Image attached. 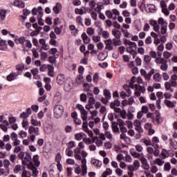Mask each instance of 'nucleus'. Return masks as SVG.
Masks as SVG:
<instances>
[{"mask_svg":"<svg viewBox=\"0 0 177 177\" xmlns=\"http://www.w3.org/2000/svg\"><path fill=\"white\" fill-rule=\"evenodd\" d=\"M164 86L167 91L174 93L172 87L177 88V75H172L171 76V80L169 82H165Z\"/></svg>","mask_w":177,"mask_h":177,"instance_id":"nucleus-1","label":"nucleus"},{"mask_svg":"<svg viewBox=\"0 0 177 177\" xmlns=\"http://www.w3.org/2000/svg\"><path fill=\"white\" fill-rule=\"evenodd\" d=\"M125 44L127 46L126 50L128 53H130L133 55V58L136 59V55L138 53L136 52L137 44L136 42H131L130 41L127 40L125 41Z\"/></svg>","mask_w":177,"mask_h":177,"instance_id":"nucleus-2","label":"nucleus"},{"mask_svg":"<svg viewBox=\"0 0 177 177\" xmlns=\"http://www.w3.org/2000/svg\"><path fill=\"white\" fill-rule=\"evenodd\" d=\"M82 155L83 156V158L82 159V176H84L87 174V160L86 157L88 156V153L85 151H82Z\"/></svg>","mask_w":177,"mask_h":177,"instance_id":"nucleus-3","label":"nucleus"},{"mask_svg":"<svg viewBox=\"0 0 177 177\" xmlns=\"http://www.w3.org/2000/svg\"><path fill=\"white\" fill-rule=\"evenodd\" d=\"M64 108L61 104H57L54 106V117L59 119L64 115Z\"/></svg>","mask_w":177,"mask_h":177,"instance_id":"nucleus-4","label":"nucleus"},{"mask_svg":"<svg viewBox=\"0 0 177 177\" xmlns=\"http://www.w3.org/2000/svg\"><path fill=\"white\" fill-rule=\"evenodd\" d=\"M17 44H20L22 46L23 48H32V44L30 41L26 40V39L24 37H21L18 38V40H17Z\"/></svg>","mask_w":177,"mask_h":177,"instance_id":"nucleus-5","label":"nucleus"},{"mask_svg":"<svg viewBox=\"0 0 177 177\" xmlns=\"http://www.w3.org/2000/svg\"><path fill=\"white\" fill-rule=\"evenodd\" d=\"M140 160L141 162L142 168L144 169L145 171H149V170L150 169V165L149 164L147 158H146L145 156H140Z\"/></svg>","mask_w":177,"mask_h":177,"instance_id":"nucleus-6","label":"nucleus"},{"mask_svg":"<svg viewBox=\"0 0 177 177\" xmlns=\"http://www.w3.org/2000/svg\"><path fill=\"white\" fill-rule=\"evenodd\" d=\"M146 91V89L145 87H142L141 85L140 84H135V92H134V95L136 96H137L138 97H139V96L141 95L142 93H145Z\"/></svg>","mask_w":177,"mask_h":177,"instance_id":"nucleus-7","label":"nucleus"},{"mask_svg":"<svg viewBox=\"0 0 177 177\" xmlns=\"http://www.w3.org/2000/svg\"><path fill=\"white\" fill-rule=\"evenodd\" d=\"M121 104V102L120 100L115 99L113 102L110 103V107L112 109H114L115 113H119L120 112V109L118 108Z\"/></svg>","mask_w":177,"mask_h":177,"instance_id":"nucleus-8","label":"nucleus"},{"mask_svg":"<svg viewBox=\"0 0 177 177\" xmlns=\"http://www.w3.org/2000/svg\"><path fill=\"white\" fill-rule=\"evenodd\" d=\"M41 7H38L37 8H33L32 10V14L33 15H36L37 14V12H39V15H38V23H41V17H42V15H43V12H41Z\"/></svg>","mask_w":177,"mask_h":177,"instance_id":"nucleus-9","label":"nucleus"},{"mask_svg":"<svg viewBox=\"0 0 177 177\" xmlns=\"http://www.w3.org/2000/svg\"><path fill=\"white\" fill-rule=\"evenodd\" d=\"M105 49L109 51H111L113 49V41L111 39H109L108 40L104 41Z\"/></svg>","mask_w":177,"mask_h":177,"instance_id":"nucleus-10","label":"nucleus"},{"mask_svg":"<svg viewBox=\"0 0 177 177\" xmlns=\"http://www.w3.org/2000/svg\"><path fill=\"white\" fill-rule=\"evenodd\" d=\"M151 146L154 148V149H159V145L158 143L160 142V138L157 136H153L151 138Z\"/></svg>","mask_w":177,"mask_h":177,"instance_id":"nucleus-11","label":"nucleus"},{"mask_svg":"<svg viewBox=\"0 0 177 177\" xmlns=\"http://www.w3.org/2000/svg\"><path fill=\"white\" fill-rule=\"evenodd\" d=\"M133 126L135 127V131H136L138 133H143V129L142 128V124L141 122L139 120H136L133 122Z\"/></svg>","mask_w":177,"mask_h":177,"instance_id":"nucleus-12","label":"nucleus"},{"mask_svg":"<svg viewBox=\"0 0 177 177\" xmlns=\"http://www.w3.org/2000/svg\"><path fill=\"white\" fill-rule=\"evenodd\" d=\"M28 133L32 136L35 135V136H39V128L38 127H34V126H30L29 129H28Z\"/></svg>","mask_w":177,"mask_h":177,"instance_id":"nucleus-13","label":"nucleus"},{"mask_svg":"<svg viewBox=\"0 0 177 177\" xmlns=\"http://www.w3.org/2000/svg\"><path fill=\"white\" fill-rule=\"evenodd\" d=\"M164 104L169 108H174L176 106L177 102L176 101H169V100L165 99Z\"/></svg>","mask_w":177,"mask_h":177,"instance_id":"nucleus-14","label":"nucleus"},{"mask_svg":"<svg viewBox=\"0 0 177 177\" xmlns=\"http://www.w3.org/2000/svg\"><path fill=\"white\" fill-rule=\"evenodd\" d=\"M122 15L126 17L125 21L126 23H131V12L128 10H123Z\"/></svg>","mask_w":177,"mask_h":177,"instance_id":"nucleus-15","label":"nucleus"},{"mask_svg":"<svg viewBox=\"0 0 177 177\" xmlns=\"http://www.w3.org/2000/svg\"><path fill=\"white\" fill-rule=\"evenodd\" d=\"M82 82H83V75H79L76 77L75 82H74V85L76 86H78L82 84Z\"/></svg>","mask_w":177,"mask_h":177,"instance_id":"nucleus-16","label":"nucleus"},{"mask_svg":"<svg viewBox=\"0 0 177 177\" xmlns=\"http://www.w3.org/2000/svg\"><path fill=\"white\" fill-rule=\"evenodd\" d=\"M12 5L20 8L25 7L24 3L21 0H13Z\"/></svg>","mask_w":177,"mask_h":177,"instance_id":"nucleus-17","label":"nucleus"},{"mask_svg":"<svg viewBox=\"0 0 177 177\" xmlns=\"http://www.w3.org/2000/svg\"><path fill=\"white\" fill-rule=\"evenodd\" d=\"M32 161H33L34 165H35V167H38L41 165V162L39 160V155L33 156Z\"/></svg>","mask_w":177,"mask_h":177,"instance_id":"nucleus-18","label":"nucleus"},{"mask_svg":"<svg viewBox=\"0 0 177 177\" xmlns=\"http://www.w3.org/2000/svg\"><path fill=\"white\" fill-rule=\"evenodd\" d=\"M98 35H102V37L104 39H108V38H109V36H110L108 31L103 30L100 28H99Z\"/></svg>","mask_w":177,"mask_h":177,"instance_id":"nucleus-19","label":"nucleus"},{"mask_svg":"<svg viewBox=\"0 0 177 177\" xmlns=\"http://www.w3.org/2000/svg\"><path fill=\"white\" fill-rule=\"evenodd\" d=\"M91 164L94 165L95 167H97V168H100L102 165V162L98 160L97 159H91Z\"/></svg>","mask_w":177,"mask_h":177,"instance_id":"nucleus-20","label":"nucleus"},{"mask_svg":"<svg viewBox=\"0 0 177 177\" xmlns=\"http://www.w3.org/2000/svg\"><path fill=\"white\" fill-rule=\"evenodd\" d=\"M56 80H57V83L59 85L64 84V81H65L64 75L60 74V75H57Z\"/></svg>","mask_w":177,"mask_h":177,"instance_id":"nucleus-21","label":"nucleus"},{"mask_svg":"<svg viewBox=\"0 0 177 177\" xmlns=\"http://www.w3.org/2000/svg\"><path fill=\"white\" fill-rule=\"evenodd\" d=\"M24 16H21L19 19L21 21H24L27 19V15L30 14V10L28 9H24L23 10Z\"/></svg>","mask_w":177,"mask_h":177,"instance_id":"nucleus-22","label":"nucleus"},{"mask_svg":"<svg viewBox=\"0 0 177 177\" xmlns=\"http://www.w3.org/2000/svg\"><path fill=\"white\" fill-rule=\"evenodd\" d=\"M86 134L84 132H80V133H76L75 134V139L77 141H80L82 140V138H84V136H85Z\"/></svg>","mask_w":177,"mask_h":177,"instance_id":"nucleus-23","label":"nucleus"},{"mask_svg":"<svg viewBox=\"0 0 177 177\" xmlns=\"http://www.w3.org/2000/svg\"><path fill=\"white\" fill-rule=\"evenodd\" d=\"M32 161V156L29 153H26L23 161V165H27V162Z\"/></svg>","mask_w":177,"mask_h":177,"instance_id":"nucleus-24","label":"nucleus"},{"mask_svg":"<svg viewBox=\"0 0 177 177\" xmlns=\"http://www.w3.org/2000/svg\"><path fill=\"white\" fill-rule=\"evenodd\" d=\"M62 8V4L59 3H57L56 5L54 6V8H53L54 12L56 13V14H59Z\"/></svg>","mask_w":177,"mask_h":177,"instance_id":"nucleus-25","label":"nucleus"},{"mask_svg":"<svg viewBox=\"0 0 177 177\" xmlns=\"http://www.w3.org/2000/svg\"><path fill=\"white\" fill-rule=\"evenodd\" d=\"M48 75L50 77H54L55 72H54V67L53 66V65L48 64Z\"/></svg>","mask_w":177,"mask_h":177,"instance_id":"nucleus-26","label":"nucleus"},{"mask_svg":"<svg viewBox=\"0 0 177 177\" xmlns=\"http://www.w3.org/2000/svg\"><path fill=\"white\" fill-rule=\"evenodd\" d=\"M82 39L84 40V44H88L91 41V38L86 33L82 35Z\"/></svg>","mask_w":177,"mask_h":177,"instance_id":"nucleus-27","label":"nucleus"},{"mask_svg":"<svg viewBox=\"0 0 177 177\" xmlns=\"http://www.w3.org/2000/svg\"><path fill=\"white\" fill-rule=\"evenodd\" d=\"M165 161L162 160L161 158H157L155 159L154 160V164L159 166V167H162L163 166V165L165 164Z\"/></svg>","mask_w":177,"mask_h":177,"instance_id":"nucleus-28","label":"nucleus"},{"mask_svg":"<svg viewBox=\"0 0 177 177\" xmlns=\"http://www.w3.org/2000/svg\"><path fill=\"white\" fill-rule=\"evenodd\" d=\"M113 43L115 46H118L122 45L121 39L120 38H113Z\"/></svg>","mask_w":177,"mask_h":177,"instance_id":"nucleus-29","label":"nucleus"},{"mask_svg":"<svg viewBox=\"0 0 177 177\" xmlns=\"http://www.w3.org/2000/svg\"><path fill=\"white\" fill-rule=\"evenodd\" d=\"M11 163L9 159H4L3 160V167L7 169V171H9V167L10 166Z\"/></svg>","mask_w":177,"mask_h":177,"instance_id":"nucleus-30","label":"nucleus"},{"mask_svg":"<svg viewBox=\"0 0 177 177\" xmlns=\"http://www.w3.org/2000/svg\"><path fill=\"white\" fill-rule=\"evenodd\" d=\"M113 174V170L111 169L110 168H107L106 171L102 172V177H106L107 176L111 175Z\"/></svg>","mask_w":177,"mask_h":177,"instance_id":"nucleus-31","label":"nucleus"},{"mask_svg":"<svg viewBox=\"0 0 177 177\" xmlns=\"http://www.w3.org/2000/svg\"><path fill=\"white\" fill-rule=\"evenodd\" d=\"M81 118L83 121H87L88 120V111H84L81 112Z\"/></svg>","mask_w":177,"mask_h":177,"instance_id":"nucleus-32","label":"nucleus"},{"mask_svg":"<svg viewBox=\"0 0 177 177\" xmlns=\"http://www.w3.org/2000/svg\"><path fill=\"white\" fill-rule=\"evenodd\" d=\"M88 95H91V97H90L89 100H88V104L90 105H94L95 102V97H93V95L92 93H88Z\"/></svg>","mask_w":177,"mask_h":177,"instance_id":"nucleus-33","label":"nucleus"},{"mask_svg":"<svg viewBox=\"0 0 177 177\" xmlns=\"http://www.w3.org/2000/svg\"><path fill=\"white\" fill-rule=\"evenodd\" d=\"M112 34L113 36H115V38H120L121 37V32L116 29H113L112 30Z\"/></svg>","mask_w":177,"mask_h":177,"instance_id":"nucleus-34","label":"nucleus"},{"mask_svg":"<svg viewBox=\"0 0 177 177\" xmlns=\"http://www.w3.org/2000/svg\"><path fill=\"white\" fill-rule=\"evenodd\" d=\"M147 8H148V10H149V11L150 12L153 13V12H156V6H155L154 4H151V3L148 4V5H147Z\"/></svg>","mask_w":177,"mask_h":177,"instance_id":"nucleus-35","label":"nucleus"},{"mask_svg":"<svg viewBox=\"0 0 177 177\" xmlns=\"http://www.w3.org/2000/svg\"><path fill=\"white\" fill-rule=\"evenodd\" d=\"M116 113H120V117L122 119H123V120L127 119V111L126 110H124V109L121 110V109H120V111L116 112Z\"/></svg>","mask_w":177,"mask_h":177,"instance_id":"nucleus-36","label":"nucleus"},{"mask_svg":"<svg viewBox=\"0 0 177 177\" xmlns=\"http://www.w3.org/2000/svg\"><path fill=\"white\" fill-rule=\"evenodd\" d=\"M140 74L144 76V78L147 81H149V76L148 75L147 71L145 69H141L140 70Z\"/></svg>","mask_w":177,"mask_h":177,"instance_id":"nucleus-37","label":"nucleus"},{"mask_svg":"<svg viewBox=\"0 0 177 177\" xmlns=\"http://www.w3.org/2000/svg\"><path fill=\"white\" fill-rule=\"evenodd\" d=\"M22 166L21 165H17L15 166L13 169V172L15 174H19L20 171H21Z\"/></svg>","mask_w":177,"mask_h":177,"instance_id":"nucleus-38","label":"nucleus"},{"mask_svg":"<svg viewBox=\"0 0 177 177\" xmlns=\"http://www.w3.org/2000/svg\"><path fill=\"white\" fill-rule=\"evenodd\" d=\"M30 124L32 125V126H35V127H41V122H38L35 119L32 118L30 120Z\"/></svg>","mask_w":177,"mask_h":177,"instance_id":"nucleus-39","label":"nucleus"},{"mask_svg":"<svg viewBox=\"0 0 177 177\" xmlns=\"http://www.w3.org/2000/svg\"><path fill=\"white\" fill-rule=\"evenodd\" d=\"M171 165L170 162H166L164 165L163 171H170Z\"/></svg>","mask_w":177,"mask_h":177,"instance_id":"nucleus-40","label":"nucleus"},{"mask_svg":"<svg viewBox=\"0 0 177 177\" xmlns=\"http://www.w3.org/2000/svg\"><path fill=\"white\" fill-rule=\"evenodd\" d=\"M6 14H7V10H6L5 9L0 10L1 19L4 20L6 19Z\"/></svg>","mask_w":177,"mask_h":177,"instance_id":"nucleus-41","label":"nucleus"},{"mask_svg":"<svg viewBox=\"0 0 177 177\" xmlns=\"http://www.w3.org/2000/svg\"><path fill=\"white\" fill-rule=\"evenodd\" d=\"M107 57V55L105 54V53H100V54L97 56V58L100 61H104L106 59V58Z\"/></svg>","mask_w":177,"mask_h":177,"instance_id":"nucleus-42","label":"nucleus"},{"mask_svg":"<svg viewBox=\"0 0 177 177\" xmlns=\"http://www.w3.org/2000/svg\"><path fill=\"white\" fill-rule=\"evenodd\" d=\"M136 82L138 83V84H142L143 86H147V82H143L142 78L141 77H138L136 79Z\"/></svg>","mask_w":177,"mask_h":177,"instance_id":"nucleus-43","label":"nucleus"},{"mask_svg":"<svg viewBox=\"0 0 177 177\" xmlns=\"http://www.w3.org/2000/svg\"><path fill=\"white\" fill-rule=\"evenodd\" d=\"M64 88L66 92H70V91L71 89V85L70 82H66L64 84Z\"/></svg>","mask_w":177,"mask_h":177,"instance_id":"nucleus-44","label":"nucleus"},{"mask_svg":"<svg viewBox=\"0 0 177 177\" xmlns=\"http://www.w3.org/2000/svg\"><path fill=\"white\" fill-rule=\"evenodd\" d=\"M105 138H107L108 140H112L113 139V134L111 131H105Z\"/></svg>","mask_w":177,"mask_h":177,"instance_id":"nucleus-45","label":"nucleus"},{"mask_svg":"<svg viewBox=\"0 0 177 177\" xmlns=\"http://www.w3.org/2000/svg\"><path fill=\"white\" fill-rule=\"evenodd\" d=\"M67 149H71L72 148L76 147L75 142H68L66 143Z\"/></svg>","mask_w":177,"mask_h":177,"instance_id":"nucleus-46","label":"nucleus"},{"mask_svg":"<svg viewBox=\"0 0 177 177\" xmlns=\"http://www.w3.org/2000/svg\"><path fill=\"white\" fill-rule=\"evenodd\" d=\"M130 152L131 156H133L135 158H140V157L141 156V154L139 153V152H136V151L131 150Z\"/></svg>","mask_w":177,"mask_h":177,"instance_id":"nucleus-47","label":"nucleus"},{"mask_svg":"<svg viewBox=\"0 0 177 177\" xmlns=\"http://www.w3.org/2000/svg\"><path fill=\"white\" fill-rule=\"evenodd\" d=\"M160 68L162 69V71H167V70L168 69V64H167L166 59L161 64Z\"/></svg>","mask_w":177,"mask_h":177,"instance_id":"nucleus-48","label":"nucleus"},{"mask_svg":"<svg viewBox=\"0 0 177 177\" xmlns=\"http://www.w3.org/2000/svg\"><path fill=\"white\" fill-rule=\"evenodd\" d=\"M104 95L109 100L111 98V93L109 90H107V89L104 90Z\"/></svg>","mask_w":177,"mask_h":177,"instance_id":"nucleus-49","label":"nucleus"},{"mask_svg":"<svg viewBox=\"0 0 177 177\" xmlns=\"http://www.w3.org/2000/svg\"><path fill=\"white\" fill-rule=\"evenodd\" d=\"M153 80H154L156 82H157L161 81V80H162V77H161V75H160V73H156L155 75H153Z\"/></svg>","mask_w":177,"mask_h":177,"instance_id":"nucleus-50","label":"nucleus"},{"mask_svg":"<svg viewBox=\"0 0 177 177\" xmlns=\"http://www.w3.org/2000/svg\"><path fill=\"white\" fill-rule=\"evenodd\" d=\"M142 142L145 146H152V142L151 140L144 138L142 139Z\"/></svg>","mask_w":177,"mask_h":177,"instance_id":"nucleus-51","label":"nucleus"},{"mask_svg":"<svg viewBox=\"0 0 177 177\" xmlns=\"http://www.w3.org/2000/svg\"><path fill=\"white\" fill-rule=\"evenodd\" d=\"M31 173L26 169L22 171L21 177H30Z\"/></svg>","mask_w":177,"mask_h":177,"instance_id":"nucleus-52","label":"nucleus"},{"mask_svg":"<svg viewBox=\"0 0 177 177\" xmlns=\"http://www.w3.org/2000/svg\"><path fill=\"white\" fill-rule=\"evenodd\" d=\"M66 155L70 157H73L74 156V151L71 149H66L65 151Z\"/></svg>","mask_w":177,"mask_h":177,"instance_id":"nucleus-53","label":"nucleus"},{"mask_svg":"<svg viewBox=\"0 0 177 177\" xmlns=\"http://www.w3.org/2000/svg\"><path fill=\"white\" fill-rule=\"evenodd\" d=\"M133 167L136 169V171H138V169L140 168V162L136 160H134L133 162Z\"/></svg>","mask_w":177,"mask_h":177,"instance_id":"nucleus-54","label":"nucleus"},{"mask_svg":"<svg viewBox=\"0 0 177 177\" xmlns=\"http://www.w3.org/2000/svg\"><path fill=\"white\" fill-rule=\"evenodd\" d=\"M151 25L153 26V30L155 32H158L160 30V24L158 23H151Z\"/></svg>","mask_w":177,"mask_h":177,"instance_id":"nucleus-55","label":"nucleus"},{"mask_svg":"<svg viewBox=\"0 0 177 177\" xmlns=\"http://www.w3.org/2000/svg\"><path fill=\"white\" fill-rule=\"evenodd\" d=\"M32 53L35 58H36V59L39 58V54L36 48L32 49Z\"/></svg>","mask_w":177,"mask_h":177,"instance_id":"nucleus-56","label":"nucleus"},{"mask_svg":"<svg viewBox=\"0 0 177 177\" xmlns=\"http://www.w3.org/2000/svg\"><path fill=\"white\" fill-rule=\"evenodd\" d=\"M19 135L20 136V138L21 139H24L26 138H27L28 136V133L26 131H21L19 133Z\"/></svg>","mask_w":177,"mask_h":177,"instance_id":"nucleus-57","label":"nucleus"},{"mask_svg":"<svg viewBox=\"0 0 177 177\" xmlns=\"http://www.w3.org/2000/svg\"><path fill=\"white\" fill-rule=\"evenodd\" d=\"M158 171V168L157 167L156 165H151V173L152 174H156Z\"/></svg>","mask_w":177,"mask_h":177,"instance_id":"nucleus-58","label":"nucleus"},{"mask_svg":"<svg viewBox=\"0 0 177 177\" xmlns=\"http://www.w3.org/2000/svg\"><path fill=\"white\" fill-rule=\"evenodd\" d=\"M155 119L158 124H160V122H162V118H161L160 114L159 113H156Z\"/></svg>","mask_w":177,"mask_h":177,"instance_id":"nucleus-59","label":"nucleus"},{"mask_svg":"<svg viewBox=\"0 0 177 177\" xmlns=\"http://www.w3.org/2000/svg\"><path fill=\"white\" fill-rule=\"evenodd\" d=\"M24 68H25V65L24 64H17V66H16V69L18 71H22L23 69H24Z\"/></svg>","mask_w":177,"mask_h":177,"instance_id":"nucleus-60","label":"nucleus"},{"mask_svg":"<svg viewBox=\"0 0 177 177\" xmlns=\"http://www.w3.org/2000/svg\"><path fill=\"white\" fill-rule=\"evenodd\" d=\"M59 173L55 172L53 170L50 171V177H59Z\"/></svg>","mask_w":177,"mask_h":177,"instance_id":"nucleus-61","label":"nucleus"},{"mask_svg":"<svg viewBox=\"0 0 177 177\" xmlns=\"http://www.w3.org/2000/svg\"><path fill=\"white\" fill-rule=\"evenodd\" d=\"M124 125L129 129H131L133 128V124L130 121H126Z\"/></svg>","mask_w":177,"mask_h":177,"instance_id":"nucleus-62","label":"nucleus"},{"mask_svg":"<svg viewBox=\"0 0 177 177\" xmlns=\"http://www.w3.org/2000/svg\"><path fill=\"white\" fill-rule=\"evenodd\" d=\"M15 73H10L7 76V80L10 82L15 80Z\"/></svg>","mask_w":177,"mask_h":177,"instance_id":"nucleus-63","label":"nucleus"},{"mask_svg":"<svg viewBox=\"0 0 177 177\" xmlns=\"http://www.w3.org/2000/svg\"><path fill=\"white\" fill-rule=\"evenodd\" d=\"M89 6H90V8H91L92 10L95 9V6H96V3H95V1H93V0H91V1H89Z\"/></svg>","mask_w":177,"mask_h":177,"instance_id":"nucleus-64","label":"nucleus"}]
</instances>
